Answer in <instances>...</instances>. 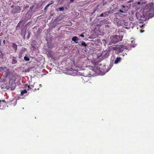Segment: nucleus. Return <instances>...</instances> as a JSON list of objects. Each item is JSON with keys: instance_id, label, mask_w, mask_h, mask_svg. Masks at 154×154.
I'll return each instance as SVG.
<instances>
[{"instance_id": "nucleus-3", "label": "nucleus", "mask_w": 154, "mask_h": 154, "mask_svg": "<svg viewBox=\"0 0 154 154\" xmlns=\"http://www.w3.org/2000/svg\"><path fill=\"white\" fill-rule=\"evenodd\" d=\"M109 50H106L102 52L100 54V56L103 59L107 57L109 55Z\"/></svg>"}, {"instance_id": "nucleus-1", "label": "nucleus", "mask_w": 154, "mask_h": 154, "mask_svg": "<svg viewBox=\"0 0 154 154\" xmlns=\"http://www.w3.org/2000/svg\"><path fill=\"white\" fill-rule=\"evenodd\" d=\"M123 36L115 35L110 36V38L112 42L113 43H115L119 41H121L122 39Z\"/></svg>"}, {"instance_id": "nucleus-12", "label": "nucleus", "mask_w": 154, "mask_h": 154, "mask_svg": "<svg viewBox=\"0 0 154 154\" xmlns=\"http://www.w3.org/2000/svg\"><path fill=\"white\" fill-rule=\"evenodd\" d=\"M27 92V91L26 90L24 89L21 91V95H23L24 94L26 93Z\"/></svg>"}, {"instance_id": "nucleus-4", "label": "nucleus", "mask_w": 154, "mask_h": 154, "mask_svg": "<svg viewBox=\"0 0 154 154\" xmlns=\"http://www.w3.org/2000/svg\"><path fill=\"white\" fill-rule=\"evenodd\" d=\"M125 48L127 49L123 45H122L119 46L116 49L117 51H119V52H121L123 51V49Z\"/></svg>"}, {"instance_id": "nucleus-34", "label": "nucleus", "mask_w": 154, "mask_h": 154, "mask_svg": "<svg viewBox=\"0 0 154 154\" xmlns=\"http://www.w3.org/2000/svg\"><path fill=\"white\" fill-rule=\"evenodd\" d=\"M49 5H48L47 6V7Z\"/></svg>"}, {"instance_id": "nucleus-23", "label": "nucleus", "mask_w": 154, "mask_h": 154, "mask_svg": "<svg viewBox=\"0 0 154 154\" xmlns=\"http://www.w3.org/2000/svg\"><path fill=\"white\" fill-rule=\"evenodd\" d=\"M14 88H15V87H13V88H11V90H14Z\"/></svg>"}, {"instance_id": "nucleus-10", "label": "nucleus", "mask_w": 154, "mask_h": 154, "mask_svg": "<svg viewBox=\"0 0 154 154\" xmlns=\"http://www.w3.org/2000/svg\"><path fill=\"white\" fill-rule=\"evenodd\" d=\"M121 60V58L120 57H117L116 60H115L114 63L115 64H117Z\"/></svg>"}, {"instance_id": "nucleus-9", "label": "nucleus", "mask_w": 154, "mask_h": 154, "mask_svg": "<svg viewBox=\"0 0 154 154\" xmlns=\"http://www.w3.org/2000/svg\"><path fill=\"white\" fill-rule=\"evenodd\" d=\"M17 62V61L16 60V58L14 57H12V62L11 63L12 64H15Z\"/></svg>"}, {"instance_id": "nucleus-14", "label": "nucleus", "mask_w": 154, "mask_h": 154, "mask_svg": "<svg viewBox=\"0 0 154 154\" xmlns=\"http://www.w3.org/2000/svg\"><path fill=\"white\" fill-rule=\"evenodd\" d=\"M24 58V60L26 61H28L29 60V58L28 57L25 56Z\"/></svg>"}, {"instance_id": "nucleus-7", "label": "nucleus", "mask_w": 154, "mask_h": 154, "mask_svg": "<svg viewBox=\"0 0 154 154\" xmlns=\"http://www.w3.org/2000/svg\"><path fill=\"white\" fill-rule=\"evenodd\" d=\"M121 23H122V25H124L125 26H127L128 24L127 20H121Z\"/></svg>"}, {"instance_id": "nucleus-28", "label": "nucleus", "mask_w": 154, "mask_h": 154, "mask_svg": "<svg viewBox=\"0 0 154 154\" xmlns=\"http://www.w3.org/2000/svg\"><path fill=\"white\" fill-rule=\"evenodd\" d=\"M144 25H142L140 27V28H142L144 26Z\"/></svg>"}, {"instance_id": "nucleus-16", "label": "nucleus", "mask_w": 154, "mask_h": 154, "mask_svg": "<svg viewBox=\"0 0 154 154\" xmlns=\"http://www.w3.org/2000/svg\"><path fill=\"white\" fill-rule=\"evenodd\" d=\"M82 45L83 46H84L86 47L87 46V45L85 44V43L84 42H82Z\"/></svg>"}, {"instance_id": "nucleus-5", "label": "nucleus", "mask_w": 154, "mask_h": 154, "mask_svg": "<svg viewBox=\"0 0 154 154\" xmlns=\"http://www.w3.org/2000/svg\"><path fill=\"white\" fill-rule=\"evenodd\" d=\"M5 104V102L4 100L1 101L0 100V109H2L4 108V106Z\"/></svg>"}, {"instance_id": "nucleus-15", "label": "nucleus", "mask_w": 154, "mask_h": 154, "mask_svg": "<svg viewBox=\"0 0 154 154\" xmlns=\"http://www.w3.org/2000/svg\"><path fill=\"white\" fill-rule=\"evenodd\" d=\"M23 53V51L22 50H21L20 52V57L22 56V54Z\"/></svg>"}, {"instance_id": "nucleus-13", "label": "nucleus", "mask_w": 154, "mask_h": 154, "mask_svg": "<svg viewBox=\"0 0 154 154\" xmlns=\"http://www.w3.org/2000/svg\"><path fill=\"white\" fill-rule=\"evenodd\" d=\"M135 42L134 41H131V46H132L133 47H134V44L135 45Z\"/></svg>"}, {"instance_id": "nucleus-27", "label": "nucleus", "mask_w": 154, "mask_h": 154, "mask_svg": "<svg viewBox=\"0 0 154 154\" xmlns=\"http://www.w3.org/2000/svg\"><path fill=\"white\" fill-rule=\"evenodd\" d=\"M137 3L139 5L140 4V2H137Z\"/></svg>"}, {"instance_id": "nucleus-2", "label": "nucleus", "mask_w": 154, "mask_h": 154, "mask_svg": "<svg viewBox=\"0 0 154 154\" xmlns=\"http://www.w3.org/2000/svg\"><path fill=\"white\" fill-rule=\"evenodd\" d=\"M144 9L146 10H148L147 11H150L151 14H154V5L151 2L147 4L145 7Z\"/></svg>"}, {"instance_id": "nucleus-25", "label": "nucleus", "mask_w": 154, "mask_h": 154, "mask_svg": "<svg viewBox=\"0 0 154 154\" xmlns=\"http://www.w3.org/2000/svg\"><path fill=\"white\" fill-rule=\"evenodd\" d=\"M74 1V0H70V2L71 3L73 2Z\"/></svg>"}, {"instance_id": "nucleus-29", "label": "nucleus", "mask_w": 154, "mask_h": 154, "mask_svg": "<svg viewBox=\"0 0 154 154\" xmlns=\"http://www.w3.org/2000/svg\"><path fill=\"white\" fill-rule=\"evenodd\" d=\"M39 87H42V85H41V84H40V85H39Z\"/></svg>"}, {"instance_id": "nucleus-21", "label": "nucleus", "mask_w": 154, "mask_h": 154, "mask_svg": "<svg viewBox=\"0 0 154 154\" xmlns=\"http://www.w3.org/2000/svg\"><path fill=\"white\" fill-rule=\"evenodd\" d=\"M100 17H105V16H104L103 15V14L102 13V14H100Z\"/></svg>"}, {"instance_id": "nucleus-24", "label": "nucleus", "mask_w": 154, "mask_h": 154, "mask_svg": "<svg viewBox=\"0 0 154 154\" xmlns=\"http://www.w3.org/2000/svg\"><path fill=\"white\" fill-rule=\"evenodd\" d=\"M80 36L81 37H84V35H82V34H81V35H80Z\"/></svg>"}, {"instance_id": "nucleus-32", "label": "nucleus", "mask_w": 154, "mask_h": 154, "mask_svg": "<svg viewBox=\"0 0 154 154\" xmlns=\"http://www.w3.org/2000/svg\"><path fill=\"white\" fill-rule=\"evenodd\" d=\"M125 28L126 29H128V27H125Z\"/></svg>"}, {"instance_id": "nucleus-8", "label": "nucleus", "mask_w": 154, "mask_h": 154, "mask_svg": "<svg viewBox=\"0 0 154 154\" xmlns=\"http://www.w3.org/2000/svg\"><path fill=\"white\" fill-rule=\"evenodd\" d=\"M72 40L74 42H75L76 43H78V41L79 40V38L76 36H75L73 37L72 38Z\"/></svg>"}, {"instance_id": "nucleus-22", "label": "nucleus", "mask_w": 154, "mask_h": 154, "mask_svg": "<svg viewBox=\"0 0 154 154\" xmlns=\"http://www.w3.org/2000/svg\"><path fill=\"white\" fill-rule=\"evenodd\" d=\"M149 16L151 17H152L153 16L151 15V13H150L149 14Z\"/></svg>"}, {"instance_id": "nucleus-33", "label": "nucleus", "mask_w": 154, "mask_h": 154, "mask_svg": "<svg viewBox=\"0 0 154 154\" xmlns=\"http://www.w3.org/2000/svg\"><path fill=\"white\" fill-rule=\"evenodd\" d=\"M3 42L5 43V40H4Z\"/></svg>"}, {"instance_id": "nucleus-11", "label": "nucleus", "mask_w": 154, "mask_h": 154, "mask_svg": "<svg viewBox=\"0 0 154 154\" xmlns=\"http://www.w3.org/2000/svg\"><path fill=\"white\" fill-rule=\"evenodd\" d=\"M12 46L14 48L15 50L16 51L17 49V45L14 43H12Z\"/></svg>"}, {"instance_id": "nucleus-18", "label": "nucleus", "mask_w": 154, "mask_h": 154, "mask_svg": "<svg viewBox=\"0 0 154 154\" xmlns=\"http://www.w3.org/2000/svg\"><path fill=\"white\" fill-rule=\"evenodd\" d=\"M59 10L60 11H63L64 10V8L63 7L60 8Z\"/></svg>"}, {"instance_id": "nucleus-6", "label": "nucleus", "mask_w": 154, "mask_h": 154, "mask_svg": "<svg viewBox=\"0 0 154 154\" xmlns=\"http://www.w3.org/2000/svg\"><path fill=\"white\" fill-rule=\"evenodd\" d=\"M121 8L122 9V10H123L124 12H125V13L127 12L128 10V7L127 6H125L124 5H122L121 6Z\"/></svg>"}, {"instance_id": "nucleus-19", "label": "nucleus", "mask_w": 154, "mask_h": 154, "mask_svg": "<svg viewBox=\"0 0 154 154\" xmlns=\"http://www.w3.org/2000/svg\"><path fill=\"white\" fill-rule=\"evenodd\" d=\"M119 19L117 18H115L114 19V20L116 21H118L119 20Z\"/></svg>"}, {"instance_id": "nucleus-30", "label": "nucleus", "mask_w": 154, "mask_h": 154, "mask_svg": "<svg viewBox=\"0 0 154 154\" xmlns=\"http://www.w3.org/2000/svg\"><path fill=\"white\" fill-rule=\"evenodd\" d=\"M17 8H20V7H17Z\"/></svg>"}, {"instance_id": "nucleus-17", "label": "nucleus", "mask_w": 154, "mask_h": 154, "mask_svg": "<svg viewBox=\"0 0 154 154\" xmlns=\"http://www.w3.org/2000/svg\"><path fill=\"white\" fill-rule=\"evenodd\" d=\"M2 69L3 70H4V71H7L8 70L7 69H6L5 67H3L2 68Z\"/></svg>"}, {"instance_id": "nucleus-26", "label": "nucleus", "mask_w": 154, "mask_h": 154, "mask_svg": "<svg viewBox=\"0 0 154 154\" xmlns=\"http://www.w3.org/2000/svg\"><path fill=\"white\" fill-rule=\"evenodd\" d=\"M143 32H144V31H143V30H140V32H141V33Z\"/></svg>"}, {"instance_id": "nucleus-20", "label": "nucleus", "mask_w": 154, "mask_h": 154, "mask_svg": "<svg viewBox=\"0 0 154 154\" xmlns=\"http://www.w3.org/2000/svg\"><path fill=\"white\" fill-rule=\"evenodd\" d=\"M119 11L122 13H125V12H124V11L122 10V9H120L119 10Z\"/></svg>"}, {"instance_id": "nucleus-31", "label": "nucleus", "mask_w": 154, "mask_h": 154, "mask_svg": "<svg viewBox=\"0 0 154 154\" xmlns=\"http://www.w3.org/2000/svg\"><path fill=\"white\" fill-rule=\"evenodd\" d=\"M86 78V77H84V79H85Z\"/></svg>"}]
</instances>
